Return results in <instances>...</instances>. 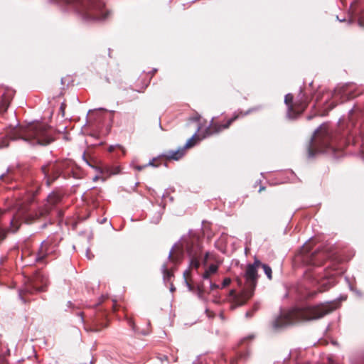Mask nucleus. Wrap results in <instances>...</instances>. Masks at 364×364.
Here are the masks:
<instances>
[{
    "mask_svg": "<svg viewBox=\"0 0 364 364\" xmlns=\"http://www.w3.org/2000/svg\"><path fill=\"white\" fill-rule=\"evenodd\" d=\"M336 309L333 303L327 302L315 306L292 307L281 312L272 321V327L279 331L300 322L319 319Z\"/></svg>",
    "mask_w": 364,
    "mask_h": 364,
    "instance_id": "nucleus-1",
    "label": "nucleus"
},
{
    "mask_svg": "<svg viewBox=\"0 0 364 364\" xmlns=\"http://www.w3.org/2000/svg\"><path fill=\"white\" fill-rule=\"evenodd\" d=\"M11 139H23L32 144L46 145L53 141L52 129L44 123L30 124L15 128L9 134Z\"/></svg>",
    "mask_w": 364,
    "mask_h": 364,
    "instance_id": "nucleus-2",
    "label": "nucleus"
},
{
    "mask_svg": "<svg viewBox=\"0 0 364 364\" xmlns=\"http://www.w3.org/2000/svg\"><path fill=\"white\" fill-rule=\"evenodd\" d=\"M76 6L87 21H101L107 18L108 12L104 10V5L100 0H75Z\"/></svg>",
    "mask_w": 364,
    "mask_h": 364,
    "instance_id": "nucleus-3",
    "label": "nucleus"
},
{
    "mask_svg": "<svg viewBox=\"0 0 364 364\" xmlns=\"http://www.w3.org/2000/svg\"><path fill=\"white\" fill-rule=\"evenodd\" d=\"M261 262L255 259L254 263L248 264L246 266L244 278L245 282V287L255 290L258 279V269L260 267Z\"/></svg>",
    "mask_w": 364,
    "mask_h": 364,
    "instance_id": "nucleus-4",
    "label": "nucleus"
},
{
    "mask_svg": "<svg viewBox=\"0 0 364 364\" xmlns=\"http://www.w3.org/2000/svg\"><path fill=\"white\" fill-rule=\"evenodd\" d=\"M254 291L248 288H245L240 294H235V290H231L230 296L231 299V309H235L244 305L253 295Z\"/></svg>",
    "mask_w": 364,
    "mask_h": 364,
    "instance_id": "nucleus-5",
    "label": "nucleus"
},
{
    "mask_svg": "<svg viewBox=\"0 0 364 364\" xmlns=\"http://www.w3.org/2000/svg\"><path fill=\"white\" fill-rule=\"evenodd\" d=\"M61 169L62 166L59 164H48L42 167V171L44 173L46 178H47L46 183L48 185L50 184V180L54 181L57 178L61 171Z\"/></svg>",
    "mask_w": 364,
    "mask_h": 364,
    "instance_id": "nucleus-6",
    "label": "nucleus"
},
{
    "mask_svg": "<svg viewBox=\"0 0 364 364\" xmlns=\"http://www.w3.org/2000/svg\"><path fill=\"white\" fill-rule=\"evenodd\" d=\"M193 146V138H191L187 141L183 147H180L176 150H169L166 152V156L168 159L179 160L181 159L186 152V148H190Z\"/></svg>",
    "mask_w": 364,
    "mask_h": 364,
    "instance_id": "nucleus-7",
    "label": "nucleus"
},
{
    "mask_svg": "<svg viewBox=\"0 0 364 364\" xmlns=\"http://www.w3.org/2000/svg\"><path fill=\"white\" fill-rule=\"evenodd\" d=\"M52 251L53 250L50 248V242L48 241L42 242L36 257V261H42L47 255L51 253Z\"/></svg>",
    "mask_w": 364,
    "mask_h": 364,
    "instance_id": "nucleus-8",
    "label": "nucleus"
},
{
    "mask_svg": "<svg viewBox=\"0 0 364 364\" xmlns=\"http://www.w3.org/2000/svg\"><path fill=\"white\" fill-rule=\"evenodd\" d=\"M242 115L243 116L244 114H242V112H240V113H235L233 117L232 118H230L225 124H220V125H218V124H213L212 125V128L215 129V132H220L225 129H227L229 127V126L235 121L236 120L237 118L240 117V116Z\"/></svg>",
    "mask_w": 364,
    "mask_h": 364,
    "instance_id": "nucleus-9",
    "label": "nucleus"
},
{
    "mask_svg": "<svg viewBox=\"0 0 364 364\" xmlns=\"http://www.w3.org/2000/svg\"><path fill=\"white\" fill-rule=\"evenodd\" d=\"M21 216V213H18L15 215H14L12 218L9 217L8 218V220L11 225V228H10L11 232H15L18 229L19 225H20L19 219H20Z\"/></svg>",
    "mask_w": 364,
    "mask_h": 364,
    "instance_id": "nucleus-10",
    "label": "nucleus"
},
{
    "mask_svg": "<svg viewBox=\"0 0 364 364\" xmlns=\"http://www.w3.org/2000/svg\"><path fill=\"white\" fill-rule=\"evenodd\" d=\"M293 102V96L291 94H287L284 97V102L287 105H288V114L291 116V112L294 109V106L292 105Z\"/></svg>",
    "mask_w": 364,
    "mask_h": 364,
    "instance_id": "nucleus-11",
    "label": "nucleus"
},
{
    "mask_svg": "<svg viewBox=\"0 0 364 364\" xmlns=\"http://www.w3.org/2000/svg\"><path fill=\"white\" fill-rule=\"evenodd\" d=\"M218 271V266L215 264H210L209 267L205 270L203 275L204 279H208L211 274H215Z\"/></svg>",
    "mask_w": 364,
    "mask_h": 364,
    "instance_id": "nucleus-12",
    "label": "nucleus"
},
{
    "mask_svg": "<svg viewBox=\"0 0 364 364\" xmlns=\"http://www.w3.org/2000/svg\"><path fill=\"white\" fill-rule=\"evenodd\" d=\"M260 267H262V269H264V272L265 274L267 275V278L269 279H272V276L271 267L267 264H262V262H261Z\"/></svg>",
    "mask_w": 364,
    "mask_h": 364,
    "instance_id": "nucleus-13",
    "label": "nucleus"
},
{
    "mask_svg": "<svg viewBox=\"0 0 364 364\" xmlns=\"http://www.w3.org/2000/svg\"><path fill=\"white\" fill-rule=\"evenodd\" d=\"M106 171L108 175H114V174H117L120 172V168H119V166L108 168H107Z\"/></svg>",
    "mask_w": 364,
    "mask_h": 364,
    "instance_id": "nucleus-14",
    "label": "nucleus"
},
{
    "mask_svg": "<svg viewBox=\"0 0 364 364\" xmlns=\"http://www.w3.org/2000/svg\"><path fill=\"white\" fill-rule=\"evenodd\" d=\"M162 271L164 274V279H169L172 276V274L169 272L166 264H164L162 267Z\"/></svg>",
    "mask_w": 364,
    "mask_h": 364,
    "instance_id": "nucleus-15",
    "label": "nucleus"
},
{
    "mask_svg": "<svg viewBox=\"0 0 364 364\" xmlns=\"http://www.w3.org/2000/svg\"><path fill=\"white\" fill-rule=\"evenodd\" d=\"M116 149H119L122 151V154H125V149L124 148L121 146L120 144H115V145H111L109 146L108 148V151L109 152H112L114 151Z\"/></svg>",
    "mask_w": 364,
    "mask_h": 364,
    "instance_id": "nucleus-16",
    "label": "nucleus"
},
{
    "mask_svg": "<svg viewBox=\"0 0 364 364\" xmlns=\"http://www.w3.org/2000/svg\"><path fill=\"white\" fill-rule=\"evenodd\" d=\"M48 200L50 203L54 204L58 200V196L55 193H52L48 196Z\"/></svg>",
    "mask_w": 364,
    "mask_h": 364,
    "instance_id": "nucleus-17",
    "label": "nucleus"
},
{
    "mask_svg": "<svg viewBox=\"0 0 364 364\" xmlns=\"http://www.w3.org/2000/svg\"><path fill=\"white\" fill-rule=\"evenodd\" d=\"M231 283V279L230 278H225L222 283V287H225L228 286Z\"/></svg>",
    "mask_w": 364,
    "mask_h": 364,
    "instance_id": "nucleus-18",
    "label": "nucleus"
},
{
    "mask_svg": "<svg viewBox=\"0 0 364 364\" xmlns=\"http://www.w3.org/2000/svg\"><path fill=\"white\" fill-rule=\"evenodd\" d=\"M199 262L196 259H191V266L194 267L195 268H198L199 267Z\"/></svg>",
    "mask_w": 364,
    "mask_h": 364,
    "instance_id": "nucleus-19",
    "label": "nucleus"
},
{
    "mask_svg": "<svg viewBox=\"0 0 364 364\" xmlns=\"http://www.w3.org/2000/svg\"><path fill=\"white\" fill-rule=\"evenodd\" d=\"M8 103L6 102H2L1 106H0V110H4V111H6V109H7L8 107Z\"/></svg>",
    "mask_w": 364,
    "mask_h": 364,
    "instance_id": "nucleus-20",
    "label": "nucleus"
},
{
    "mask_svg": "<svg viewBox=\"0 0 364 364\" xmlns=\"http://www.w3.org/2000/svg\"><path fill=\"white\" fill-rule=\"evenodd\" d=\"M65 106H66V105H65L64 102H63V103L61 104V105H60V112H61V114H62V116H63H63H64V114H65Z\"/></svg>",
    "mask_w": 364,
    "mask_h": 364,
    "instance_id": "nucleus-21",
    "label": "nucleus"
},
{
    "mask_svg": "<svg viewBox=\"0 0 364 364\" xmlns=\"http://www.w3.org/2000/svg\"><path fill=\"white\" fill-rule=\"evenodd\" d=\"M8 145L7 139H4L1 144H0V148L6 147Z\"/></svg>",
    "mask_w": 364,
    "mask_h": 364,
    "instance_id": "nucleus-22",
    "label": "nucleus"
},
{
    "mask_svg": "<svg viewBox=\"0 0 364 364\" xmlns=\"http://www.w3.org/2000/svg\"><path fill=\"white\" fill-rule=\"evenodd\" d=\"M146 166H135V168L138 171H141L144 168H145Z\"/></svg>",
    "mask_w": 364,
    "mask_h": 364,
    "instance_id": "nucleus-23",
    "label": "nucleus"
},
{
    "mask_svg": "<svg viewBox=\"0 0 364 364\" xmlns=\"http://www.w3.org/2000/svg\"><path fill=\"white\" fill-rule=\"evenodd\" d=\"M154 159H152L151 161H150L147 164H145L144 166H154Z\"/></svg>",
    "mask_w": 364,
    "mask_h": 364,
    "instance_id": "nucleus-24",
    "label": "nucleus"
},
{
    "mask_svg": "<svg viewBox=\"0 0 364 364\" xmlns=\"http://www.w3.org/2000/svg\"><path fill=\"white\" fill-rule=\"evenodd\" d=\"M216 288H218V285L210 283V289H216Z\"/></svg>",
    "mask_w": 364,
    "mask_h": 364,
    "instance_id": "nucleus-25",
    "label": "nucleus"
},
{
    "mask_svg": "<svg viewBox=\"0 0 364 364\" xmlns=\"http://www.w3.org/2000/svg\"><path fill=\"white\" fill-rule=\"evenodd\" d=\"M306 107V105H301L300 109H301V111H303V110H304Z\"/></svg>",
    "mask_w": 364,
    "mask_h": 364,
    "instance_id": "nucleus-26",
    "label": "nucleus"
},
{
    "mask_svg": "<svg viewBox=\"0 0 364 364\" xmlns=\"http://www.w3.org/2000/svg\"><path fill=\"white\" fill-rule=\"evenodd\" d=\"M46 281H47V279H46V278L42 279V282H43L45 284V285H46Z\"/></svg>",
    "mask_w": 364,
    "mask_h": 364,
    "instance_id": "nucleus-27",
    "label": "nucleus"
},
{
    "mask_svg": "<svg viewBox=\"0 0 364 364\" xmlns=\"http://www.w3.org/2000/svg\"><path fill=\"white\" fill-rule=\"evenodd\" d=\"M185 282H186L187 286L188 287L189 289H191V285L187 282L186 279L185 280Z\"/></svg>",
    "mask_w": 364,
    "mask_h": 364,
    "instance_id": "nucleus-28",
    "label": "nucleus"
},
{
    "mask_svg": "<svg viewBox=\"0 0 364 364\" xmlns=\"http://www.w3.org/2000/svg\"><path fill=\"white\" fill-rule=\"evenodd\" d=\"M172 257V251H171L168 254V258H171Z\"/></svg>",
    "mask_w": 364,
    "mask_h": 364,
    "instance_id": "nucleus-29",
    "label": "nucleus"
},
{
    "mask_svg": "<svg viewBox=\"0 0 364 364\" xmlns=\"http://www.w3.org/2000/svg\"><path fill=\"white\" fill-rule=\"evenodd\" d=\"M318 132V129L315 131L314 137H316V135L317 134Z\"/></svg>",
    "mask_w": 364,
    "mask_h": 364,
    "instance_id": "nucleus-30",
    "label": "nucleus"
},
{
    "mask_svg": "<svg viewBox=\"0 0 364 364\" xmlns=\"http://www.w3.org/2000/svg\"><path fill=\"white\" fill-rule=\"evenodd\" d=\"M98 178H99V177H98V176H95V177H94V178H93V181H97Z\"/></svg>",
    "mask_w": 364,
    "mask_h": 364,
    "instance_id": "nucleus-31",
    "label": "nucleus"
},
{
    "mask_svg": "<svg viewBox=\"0 0 364 364\" xmlns=\"http://www.w3.org/2000/svg\"><path fill=\"white\" fill-rule=\"evenodd\" d=\"M195 136H196V134H194V135L191 137V138H193V144H194L193 141H194V137H195Z\"/></svg>",
    "mask_w": 364,
    "mask_h": 364,
    "instance_id": "nucleus-32",
    "label": "nucleus"
},
{
    "mask_svg": "<svg viewBox=\"0 0 364 364\" xmlns=\"http://www.w3.org/2000/svg\"><path fill=\"white\" fill-rule=\"evenodd\" d=\"M251 316V315H250V314L249 312H247V313H246V316H247V317H249V316Z\"/></svg>",
    "mask_w": 364,
    "mask_h": 364,
    "instance_id": "nucleus-33",
    "label": "nucleus"
},
{
    "mask_svg": "<svg viewBox=\"0 0 364 364\" xmlns=\"http://www.w3.org/2000/svg\"><path fill=\"white\" fill-rule=\"evenodd\" d=\"M38 291H43V290H44V289H43V287H41V288H40V289H38Z\"/></svg>",
    "mask_w": 364,
    "mask_h": 364,
    "instance_id": "nucleus-34",
    "label": "nucleus"
},
{
    "mask_svg": "<svg viewBox=\"0 0 364 364\" xmlns=\"http://www.w3.org/2000/svg\"><path fill=\"white\" fill-rule=\"evenodd\" d=\"M174 289H174L173 287H171V291H173Z\"/></svg>",
    "mask_w": 364,
    "mask_h": 364,
    "instance_id": "nucleus-35",
    "label": "nucleus"
},
{
    "mask_svg": "<svg viewBox=\"0 0 364 364\" xmlns=\"http://www.w3.org/2000/svg\"><path fill=\"white\" fill-rule=\"evenodd\" d=\"M4 177V174L0 176V178H2Z\"/></svg>",
    "mask_w": 364,
    "mask_h": 364,
    "instance_id": "nucleus-36",
    "label": "nucleus"
}]
</instances>
